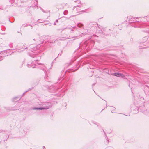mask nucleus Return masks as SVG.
<instances>
[{
  "instance_id": "11",
  "label": "nucleus",
  "mask_w": 149,
  "mask_h": 149,
  "mask_svg": "<svg viewBox=\"0 0 149 149\" xmlns=\"http://www.w3.org/2000/svg\"><path fill=\"white\" fill-rule=\"evenodd\" d=\"M28 26L27 25H26V26Z\"/></svg>"
},
{
  "instance_id": "9",
  "label": "nucleus",
  "mask_w": 149,
  "mask_h": 149,
  "mask_svg": "<svg viewBox=\"0 0 149 149\" xmlns=\"http://www.w3.org/2000/svg\"><path fill=\"white\" fill-rule=\"evenodd\" d=\"M29 25L30 26H31V25Z\"/></svg>"
},
{
  "instance_id": "1",
  "label": "nucleus",
  "mask_w": 149,
  "mask_h": 149,
  "mask_svg": "<svg viewBox=\"0 0 149 149\" xmlns=\"http://www.w3.org/2000/svg\"><path fill=\"white\" fill-rule=\"evenodd\" d=\"M114 76L118 77H122L123 78H124L125 76L123 74H121L119 73H115L114 74Z\"/></svg>"
},
{
  "instance_id": "4",
  "label": "nucleus",
  "mask_w": 149,
  "mask_h": 149,
  "mask_svg": "<svg viewBox=\"0 0 149 149\" xmlns=\"http://www.w3.org/2000/svg\"><path fill=\"white\" fill-rule=\"evenodd\" d=\"M68 13V11L67 10L65 11L64 12V14L65 15H66Z\"/></svg>"
},
{
  "instance_id": "12",
  "label": "nucleus",
  "mask_w": 149,
  "mask_h": 149,
  "mask_svg": "<svg viewBox=\"0 0 149 149\" xmlns=\"http://www.w3.org/2000/svg\"><path fill=\"white\" fill-rule=\"evenodd\" d=\"M33 40H35V39H33Z\"/></svg>"
},
{
  "instance_id": "6",
  "label": "nucleus",
  "mask_w": 149,
  "mask_h": 149,
  "mask_svg": "<svg viewBox=\"0 0 149 149\" xmlns=\"http://www.w3.org/2000/svg\"><path fill=\"white\" fill-rule=\"evenodd\" d=\"M10 3H13L14 2V0H10Z\"/></svg>"
},
{
  "instance_id": "8",
  "label": "nucleus",
  "mask_w": 149,
  "mask_h": 149,
  "mask_svg": "<svg viewBox=\"0 0 149 149\" xmlns=\"http://www.w3.org/2000/svg\"><path fill=\"white\" fill-rule=\"evenodd\" d=\"M81 11L84 12L85 11V10H83V11Z\"/></svg>"
},
{
  "instance_id": "10",
  "label": "nucleus",
  "mask_w": 149,
  "mask_h": 149,
  "mask_svg": "<svg viewBox=\"0 0 149 149\" xmlns=\"http://www.w3.org/2000/svg\"><path fill=\"white\" fill-rule=\"evenodd\" d=\"M58 20H56V22H58Z\"/></svg>"
},
{
  "instance_id": "5",
  "label": "nucleus",
  "mask_w": 149,
  "mask_h": 149,
  "mask_svg": "<svg viewBox=\"0 0 149 149\" xmlns=\"http://www.w3.org/2000/svg\"><path fill=\"white\" fill-rule=\"evenodd\" d=\"M9 45L11 48H13V44H10Z\"/></svg>"
},
{
  "instance_id": "3",
  "label": "nucleus",
  "mask_w": 149,
  "mask_h": 149,
  "mask_svg": "<svg viewBox=\"0 0 149 149\" xmlns=\"http://www.w3.org/2000/svg\"><path fill=\"white\" fill-rule=\"evenodd\" d=\"M45 108L40 107V108H33V109H36V110H42L45 109Z\"/></svg>"
},
{
  "instance_id": "13",
  "label": "nucleus",
  "mask_w": 149,
  "mask_h": 149,
  "mask_svg": "<svg viewBox=\"0 0 149 149\" xmlns=\"http://www.w3.org/2000/svg\"><path fill=\"white\" fill-rule=\"evenodd\" d=\"M14 48H13V49L14 50Z\"/></svg>"
},
{
  "instance_id": "2",
  "label": "nucleus",
  "mask_w": 149,
  "mask_h": 149,
  "mask_svg": "<svg viewBox=\"0 0 149 149\" xmlns=\"http://www.w3.org/2000/svg\"><path fill=\"white\" fill-rule=\"evenodd\" d=\"M75 8L77 12L79 13V11L80 10V9L79 7L77 6H75L74 8V10H75Z\"/></svg>"
},
{
  "instance_id": "7",
  "label": "nucleus",
  "mask_w": 149,
  "mask_h": 149,
  "mask_svg": "<svg viewBox=\"0 0 149 149\" xmlns=\"http://www.w3.org/2000/svg\"><path fill=\"white\" fill-rule=\"evenodd\" d=\"M107 149H113V148L111 147H108Z\"/></svg>"
}]
</instances>
